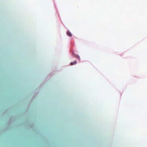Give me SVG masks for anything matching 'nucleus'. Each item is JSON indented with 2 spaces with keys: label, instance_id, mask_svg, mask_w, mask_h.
Listing matches in <instances>:
<instances>
[{
  "label": "nucleus",
  "instance_id": "1",
  "mask_svg": "<svg viewBox=\"0 0 147 147\" xmlns=\"http://www.w3.org/2000/svg\"><path fill=\"white\" fill-rule=\"evenodd\" d=\"M77 63V61H74L73 62H71L70 63V65H75Z\"/></svg>",
  "mask_w": 147,
  "mask_h": 147
},
{
  "label": "nucleus",
  "instance_id": "2",
  "mask_svg": "<svg viewBox=\"0 0 147 147\" xmlns=\"http://www.w3.org/2000/svg\"><path fill=\"white\" fill-rule=\"evenodd\" d=\"M67 35L69 36L70 37L72 36V34L69 31H68L67 32Z\"/></svg>",
  "mask_w": 147,
  "mask_h": 147
},
{
  "label": "nucleus",
  "instance_id": "3",
  "mask_svg": "<svg viewBox=\"0 0 147 147\" xmlns=\"http://www.w3.org/2000/svg\"><path fill=\"white\" fill-rule=\"evenodd\" d=\"M74 57H75L77 58H78L79 60H80V57L78 55H74Z\"/></svg>",
  "mask_w": 147,
  "mask_h": 147
}]
</instances>
